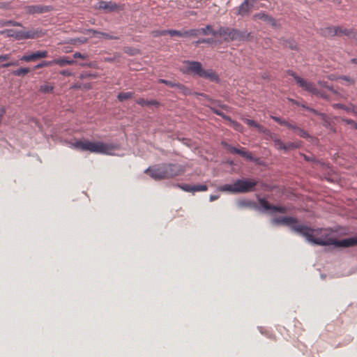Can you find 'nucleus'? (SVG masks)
<instances>
[{
  "instance_id": "f257e3e1",
  "label": "nucleus",
  "mask_w": 357,
  "mask_h": 357,
  "mask_svg": "<svg viewBox=\"0 0 357 357\" xmlns=\"http://www.w3.org/2000/svg\"><path fill=\"white\" fill-rule=\"evenodd\" d=\"M185 172V166L178 163H161L147 168L144 173H149L154 180L172 178L183 174Z\"/></svg>"
},
{
  "instance_id": "f03ea898",
  "label": "nucleus",
  "mask_w": 357,
  "mask_h": 357,
  "mask_svg": "<svg viewBox=\"0 0 357 357\" xmlns=\"http://www.w3.org/2000/svg\"><path fill=\"white\" fill-rule=\"evenodd\" d=\"M302 237L306 241L317 245H335L337 244V238L333 236V231L329 228H312L306 225Z\"/></svg>"
},
{
  "instance_id": "7ed1b4c3",
  "label": "nucleus",
  "mask_w": 357,
  "mask_h": 357,
  "mask_svg": "<svg viewBox=\"0 0 357 357\" xmlns=\"http://www.w3.org/2000/svg\"><path fill=\"white\" fill-rule=\"evenodd\" d=\"M259 204H260V207H259L256 202L249 200V199H240L237 202L238 207L241 208H250L254 209H257L259 211H270V213H273V212H278L280 213H285L287 211V208L283 206H275L271 204L265 198H259L258 199Z\"/></svg>"
},
{
  "instance_id": "20e7f679",
  "label": "nucleus",
  "mask_w": 357,
  "mask_h": 357,
  "mask_svg": "<svg viewBox=\"0 0 357 357\" xmlns=\"http://www.w3.org/2000/svg\"><path fill=\"white\" fill-rule=\"evenodd\" d=\"M271 224L273 226H287L292 232L301 236H303L304 230L306 229V225L300 223L296 218L291 216L273 218L271 220Z\"/></svg>"
},
{
  "instance_id": "39448f33",
  "label": "nucleus",
  "mask_w": 357,
  "mask_h": 357,
  "mask_svg": "<svg viewBox=\"0 0 357 357\" xmlns=\"http://www.w3.org/2000/svg\"><path fill=\"white\" fill-rule=\"evenodd\" d=\"M218 36H222L224 40L227 42L245 41L248 39L250 34L245 29L239 30L235 28H230L227 26L220 27L218 29Z\"/></svg>"
},
{
  "instance_id": "423d86ee",
  "label": "nucleus",
  "mask_w": 357,
  "mask_h": 357,
  "mask_svg": "<svg viewBox=\"0 0 357 357\" xmlns=\"http://www.w3.org/2000/svg\"><path fill=\"white\" fill-rule=\"evenodd\" d=\"M75 149L81 151H89L91 153H107L108 145L102 142H92L87 140L76 141L73 144Z\"/></svg>"
},
{
  "instance_id": "0eeeda50",
  "label": "nucleus",
  "mask_w": 357,
  "mask_h": 357,
  "mask_svg": "<svg viewBox=\"0 0 357 357\" xmlns=\"http://www.w3.org/2000/svg\"><path fill=\"white\" fill-rule=\"evenodd\" d=\"M38 31L33 29L24 31L9 29L2 31V33L6 34L8 37H12L17 40L35 38L38 36Z\"/></svg>"
},
{
  "instance_id": "6e6552de",
  "label": "nucleus",
  "mask_w": 357,
  "mask_h": 357,
  "mask_svg": "<svg viewBox=\"0 0 357 357\" xmlns=\"http://www.w3.org/2000/svg\"><path fill=\"white\" fill-rule=\"evenodd\" d=\"M286 73L288 75L294 77L298 86L303 90L312 94L314 93H317V87L313 82L299 77L294 71L291 70H287Z\"/></svg>"
},
{
  "instance_id": "1a4fd4ad",
  "label": "nucleus",
  "mask_w": 357,
  "mask_h": 357,
  "mask_svg": "<svg viewBox=\"0 0 357 357\" xmlns=\"http://www.w3.org/2000/svg\"><path fill=\"white\" fill-rule=\"evenodd\" d=\"M257 181L255 179H237L235 190L236 193H246L255 191Z\"/></svg>"
},
{
  "instance_id": "9d476101",
  "label": "nucleus",
  "mask_w": 357,
  "mask_h": 357,
  "mask_svg": "<svg viewBox=\"0 0 357 357\" xmlns=\"http://www.w3.org/2000/svg\"><path fill=\"white\" fill-rule=\"evenodd\" d=\"M222 146L226 149L229 153H235L241 155V157L248 160L250 161H254L255 158H253L252 153L248 151H246L244 148H236L232 145L228 144L227 142L222 141L221 142Z\"/></svg>"
},
{
  "instance_id": "9b49d317",
  "label": "nucleus",
  "mask_w": 357,
  "mask_h": 357,
  "mask_svg": "<svg viewBox=\"0 0 357 357\" xmlns=\"http://www.w3.org/2000/svg\"><path fill=\"white\" fill-rule=\"evenodd\" d=\"M25 9L27 13L34 15L51 12L54 10V7L52 6L45 5H30L27 6Z\"/></svg>"
},
{
  "instance_id": "f8f14e48",
  "label": "nucleus",
  "mask_w": 357,
  "mask_h": 357,
  "mask_svg": "<svg viewBox=\"0 0 357 357\" xmlns=\"http://www.w3.org/2000/svg\"><path fill=\"white\" fill-rule=\"evenodd\" d=\"M185 63L187 64L186 70L185 71V73H192L199 77H201L204 68L200 62L194 61H185Z\"/></svg>"
},
{
  "instance_id": "ddd939ff",
  "label": "nucleus",
  "mask_w": 357,
  "mask_h": 357,
  "mask_svg": "<svg viewBox=\"0 0 357 357\" xmlns=\"http://www.w3.org/2000/svg\"><path fill=\"white\" fill-rule=\"evenodd\" d=\"M47 56V51L41 50L33 52L29 54H25L21 57L20 60L26 62L34 61L40 59L46 58Z\"/></svg>"
},
{
  "instance_id": "4468645a",
  "label": "nucleus",
  "mask_w": 357,
  "mask_h": 357,
  "mask_svg": "<svg viewBox=\"0 0 357 357\" xmlns=\"http://www.w3.org/2000/svg\"><path fill=\"white\" fill-rule=\"evenodd\" d=\"M253 7L254 6L252 3H250L249 1L244 0L238 6L236 15L242 17L248 16L250 14Z\"/></svg>"
},
{
  "instance_id": "2eb2a0df",
  "label": "nucleus",
  "mask_w": 357,
  "mask_h": 357,
  "mask_svg": "<svg viewBox=\"0 0 357 357\" xmlns=\"http://www.w3.org/2000/svg\"><path fill=\"white\" fill-rule=\"evenodd\" d=\"M280 43L284 47L289 48L291 50L298 51L299 50L296 41L293 38L282 37L280 38Z\"/></svg>"
},
{
  "instance_id": "dca6fc26",
  "label": "nucleus",
  "mask_w": 357,
  "mask_h": 357,
  "mask_svg": "<svg viewBox=\"0 0 357 357\" xmlns=\"http://www.w3.org/2000/svg\"><path fill=\"white\" fill-rule=\"evenodd\" d=\"M357 245V236L342 240H337L336 247L349 248Z\"/></svg>"
},
{
  "instance_id": "f3484780",
  "label": "nucleus",
  "mask_w": 357,
  "mask_h": 357,
  "mask_svg": "<svg viewBox=\"0 0 357 357\" xmlns=\"http://www.w3.org/2000/svg\"><path fill=\"white\" fill-rule=\"evenodd\" d=\"M202 78L208 79L211 81L219 82L220 78L218 74L212 69L204 70H203L201 77Z\"/></svg>"
},
{
  "instance_id": "a211bd4d",
  "label": "nucleus",
  "mask_w": 357,
  "mask_h": 357,
  "mask_svg": "<svg viewBox=\"0 0 357 357\" xmlns=\"http://www.w3.org/2000/svg\"><path fill=\"white\" fill-rule=\"evenodd\" d=\"M98 4L99 9L106 10L109 12L114 11L119 8V6L112 1L106 2L104 1H99Z\"/></svg>"
},
{
  "instance_id": "6ab92c4d",
  "label": "nucleus",
  "mask_w": 357,
  "mask_h": 357,
  "mask_svg": "<svg viewBox=\"0 0 357 357\" xmlns=\"http://www.w3.org/2000/svg\"><path fill=\"white\" fill-rule=\"evenodd\" d=\"M53 61V65L56 64L61 67H63L66 65H73L76 63V61L73 59H69L67 56H63L58 59H54Z\"/></svg>"
},
{
  "instance_id": "aec40b11",
  "label": "nucleus",
  "mask_w": 357,
  "mask_h": 357,
  "mask_svg": "<svg viewBox=\"0 0 357 357\" xmlns=\"http://www.w3.org/2000/svg\"><path fill=\"white\" fill-rule=\"evenodd\" d=\"M135 102L139 105H141L142 107H145V106H155V107H159L160 106V102L156 100H145L144 98H138L135 100Z\"/></svg>"
},
{
  "instance_id": "412c9836",
  "label": "nucleus",
  "mask_w": 357,
  "mask_h": 357,
  "mask_svg": "<svg viewBox=\"0 0 357 357\" xmlns=\"http://www.w3.org/2000/svg\"><path fill=\"white\" fill-rule=\"evenodd\" d=\"M199 29V34H202L204 36H208L209 34H211L213 36L216 37L218 36V30L215 31L213 29L212 25L207 24L204 28Z\"/></svg>"
},
{
  "instance_id": "4be33fe9",
  "label": "nucleus",
  "mask_w": 357,
  "mask_h": 357,
  "mask_svg": "<svg viewBox=\"0 0 357 357\" xmlns=\"http://www.w3.org/2000/svg\"><path fill=\"white\" fill-rule=\"evenodd\" d=\"M335 31H337L336 36L344 35L348 36L349 38L351 35H353L354 37L355 36V35H354V29H346L344 28L343 26H335Z\"/></svg>"
},
{
  "instance_id": "5701e85b",
  "label": "nucleus",
  "mask_w": 357,
  "mask_h": 357,
  "mask_svg": "<svg viewBox=\"0 0 357 357\" xmlns=\"http://www.w3.org/2000/svg\"><path fill=\"white\" fill-rule=\"evenodd\" d=\"M322 36L325 37H333L337 35L335 26H328L320 30Z\"/></svg>"
},
{
  "instance_id": "b1692460",
  "label": "nucleus",
  "mask_w": 357,
  "mask_h": 357,
  "mask_svg": "<svg viewBox=\"0 0 357 357\" xmlns=\"http://www.w3.org/2000/svg\"><path fill=\"white\" fill-rule=\"evenodd\" d=\"M291 101L294 102L296 105L300 106V107L304 108L307 111H309V112L313 113L316 116H325L324 114H323V113H321V112H319V111H317V110H316V109H313L312 107H310L307 106L305 104H301L298 102L294 101L293 100Z\"/></svg>"
},
{
  "instance_id": "393cba45",
  "label": "nucleus",
  "mask_w": 357,
  "mask_h": 357,
  "mask_svg": "<svg viewBox=\"0 0 357 357\" xmlns=\"http://www.w3.org/2000/svg\"><path fill=\"white\" fill-rule=\"evenodd\" d=\"M302 146V142L297 141L293 142H288L285 145L284 151H287L289 150L300 149Z\"/></svg>"
},
{
  "instance_id": "a878e982",
  "label": "nucleus",
  "mask_w": 357,
  "mask_h": 357,
  "mask_svg": "<svg viewBox=\"0 0 357 357\" xmlns=\"http://www.w3.org/2000/svg\"><path fill=\"white\" fill-rule=\"evenodd\" d=\"M175 87L177 88L184 96H190L192 94V91L182 84L176 83Z\"/></svg>"
},
{
  "instance_id": "bb28decb",
  "label": "nucleus",
  "mask_w": 357,
  "mask_h": 357,
  "mask_svg": "<svg viewBox=\"0 0 357 357\" xmlns=\"http://www.w3.org/2000/svg\"><path fill=\"white\" fill-rule=\"evenodd\" d=\"M134 95L133 92L128 91V92H121L117 95V99L120 102H123L126 100H128L131 98H132Z\"/></svg>"
},
{
  "instance_id": "cd10ccee",
  "label": "nucleus",
  "mask_w": 357,
  "mask_h": 357,
  "mask_svg": "<svg viewBox=\"0 0 357 357\" xmlns=\"http://www.w3.org/2000/svg\"><path fill=\"white\" fill-rule=\"evenodd\" d=\"M236 187V181L233 184H225L219 187V190L220 191H229L232 193L236 194V191L235 190Z\"/></svg>"
},
{
  "instance_id": "c85d7f7f",
  "label": "nucleus",
  "mask_w": 357,
  "mask_h": 357,
  "mask_svg": "<svg viewBox=\"0 0 357 357\" xmlns=\"http://www.w3.org/2000/svg\"><path fill=\"white\" fill-rule=\"evenodd\" d=\"M244 122L250 126L258 128V130L261 132H265L264 127L252 119H245Z\"/></svg>"
},
{
  "instance_id": "c756f323",
  "label": "nucleus",
  "mask_w": 357,
  "mask_h": 357,
  "mask_svg": "<svg viewBox=\"0 0 357 357\" xmlns=\"http://www.w3.org/2000/svg\"><path fill=\"white\" fill-rule=\"evenodd\" d=\"M30 69L29 68H20L15 70L13 71V75L18 77H24L28 73H29Z\"/></svg>"
},
{
  "instance_id": "7c9ffc66",
  "label": "nucleus",
  "mask_w": 357,
  "mask_h": 357,
  "mask_svg": "<svg viewBox=\"0 0 357 357\" xmlns=\"http://www.w3.org/2000/svg\"><path fill=\"white\" fill-rule=\"evenodd\" d=\"M272 139L277 149L284 151L286 144H284L280 139L276 137L275 136L272 137Z\"/></svg>"
},
{
  "instance_id": "2f4dec72",
  "label": "nucleus",
  "mask_w": 357,
  "mask_h": 357,
  "mask_svg": "<svg viewBox=\"0 0 357 357\" xmlns=\"http://www.w3.org/2000/svg\"><path fill=\"white\" fill-rule=\"evenodd\" d=\"M301 155L303 156V159H304L305 161H307V162H313V163L320 164V165H323V164H324L321 160H318V159L315 158H314V157H313V156H311V155H305V154H304V153H301Z\"/></svg>"
},
{
  "instance_id": "473e14b6",
  "label": "nucleus",
  "mask_w": 357,
  "mask_h": 357,
  "mask_svg": "<svg viewBox=\"0 0 357 357\" xmlns=\"http://www.w3.org/2000/svg\"><path fill=\"white\" fill-rule=\"evenodd\" d=\"M95 33L102 36L104 38L108 40H119L120 38L119 36H113L106 32L95 31Z\"/></svg>"
},
{
  "instance_id": "72a5a7b5",
  "label": "nucleus",
  "mask_w": 357,
  "mask_h": 357,
  "mask_svg": "<svg viewBox=\"0 0 357 357\" xmlns=\"http://www.w3.org/2000/svg\"><path fill=\"white\" fill-rule=\"evenodd\" d=\"M318 84L324 88L327 89L330 91H331L334 94H337V90H335L332 86H330L327 82L325 81H319Z\"/></svg>"
},
{
  "instance_id": "f704fd0d",
  "label": "nucleus",
  "mask_w": 357,
  "mask_h": 357,
  "mask_svg": "<svg viewBox=\"0 0 357 357\" xmlns=\"http://www.w3.org/2000/svg\"><path fill=\"white\" fill-rule=\"evenodd\" d=\"M176 186L181 188L185 192H192V185L186 183H177Z\"/></svg>"
},
{
  "instance_id": "c9c22d12",
  "label": "nucleus",
  "mask_w": 357,
  "mask_h": 357,
  "mask_svg": "<svg viewBox=\"0 0 357 357\" xmlns=\"http://www.w3.org/2000/svg\"><path fill=\"white\" fill-rule=\"evenodd\" d=\"M53 90L54 87L50 84H43L40 86V91L43 93H48L52 92Z\"/></svg>"
},
{
  "instance_id": "e433bc0d",
  "label": "nucleus",
  "mask_w": 357,
  "mask_h": 357,
  "mask_svg": "<svg viewBox=\"0 0 357 357\" xmlns=\"http://www.w3.org/2000/svg\"><path fill=\"white\" fill-rule=\"evenodd\" d=\"M208 186L205 184L192 185V192L206 191Z\"/></svg>"
},
{
  "instance_id": "4c0bfd02",
  "label": "nucleus",
  "mask_w": 357,
  "mask_h": 357,
  "mask_svg": "<svg viewBox=\"0 0 357 357\" xmlns=\"http://www.w3.org/2000/svg\"><path fill=\"white\" fill-rule=\"evenodd\" d=\"M268 17H269L268 15L266 14L264 12H261V13L255 14L253 15V19L255 20H261L266 22L268 20Z\"/></svg>"
},
{
  "instance_id": "58836bf2",
  "label": "nucleus",
  "mask_w": 357,
  "mask_h": 357,
  "mask_svg": "<svg viewBox=\"0 0 357 357\" xmlns=\"http://www.w3.org/2000/svg\"><path fill=\"white\" fill-rule=\"evenodd\" d=\"M295 131L297 132L298 135L301 137H303V138H305V139H307V138L310 137L309 133L307 131H305V130H303V128H299L298 126H297V128L295 130Z\"/></svg>"
},
{
  "instance_id": "ea45409f",
  "label": "nucleus",
  "mask_w": 357,
  "mask_h": 357,
  "mask_svg": "<svg viewBox=\"0 0 357 357\" xmlns=\"http://www.w3.org/2000/svg\"><path fill=\"white\" fill-rule=\"evenodd\" d=\"M53 65V61H44L40 63H38L34 66V69H39L44 67L51 66Z\"/></svg>"
},
{
  "instance_id": "a19ab883",
  "label": "nucleus",
  "mask_w": 357,
  "mask_h": 357,
  "mask_svg": "<svg viewBox=\"0 0 357 357\" xmlns=\"http://www.w3.org/2000/svg\"><path fill=\"white\" fill-rule=\"evenodd\" d=\"M218 116H221L222 119H225V120H227V121H229V122H231V123H234L236 127L240 126V124H239L238 123H237L236 121H233V120L231 119V118L229 116H228V115L225 114L224 112H220V114H219V115H218Z\"/></svg>"
},
{
  "instance_id": "79ce46f5",
  "label": "nucleus",
  "mask_w": 357,
  "mask_h": 357,
  "mask_svg": "<svg viewBox=\"0 0 357 357\" xmlns=\"http://www.w3.org/2000/svg\"><path fill=\"white\" fill-rule=\"evenodd\" d=\"M18 65H19V61H17V60L16 61H8V62L2 63L0 66V68H5L10 67V66H18Z\"/></svg>"
},
{
  "instance_id": "37998d69",
  "label": "nucleus",
  "mask_w": 357,
  "mask_h": 357,
  "mask_svg": "<svg viewBox=\"0 0 357 357\" xmlns=\"http://www.w3.org/2000/svg\"><path fill=\"white\" fill-rule=\"evenodd\" d=\"M168 29L167 30H155L152 31V35L153 37H158L161 36H165L167 34Z\"/></svg>"
},
{
  "instance_id": "c03bdc74",
  "label": "nucleus",
  "mask_w": 357,
  "mask_h": 357,
  "mask_svg": "<svg viewBox=\"0 0 357 357\" xmlns=\"http://www.w3.org/2000/svg\"><path fill=\"white\" fill-rule=\"evenodd\" d=\"M337 79L348 82L351 84H355V80L353 78H351L349 76H347V75L339 76L338 77H337Z\"/></svg>"
},
{
  "instance_id": "a18cd8bd",
  "label": "nucleus",
  "mask_w": 357,
  "mask_h": 357,
  "mask_svg": "<svg viewBox=\"0 0 357 357\" xmlns=\"http://www.w3.org/2000/svg\"><path fill=\"white\" fill-rule=\"evenodd\" d=\"M3 26H22V24L20 22L13 21V20H8L3 22Z\"/></svg>"
},
{
  "instance_id": "49530a36",
  "label": "nucleus",
  "mask_w": 357,
  "mask_h": 357,
  "mask_svg": "<svg viewBox=\"0 0 357 357\" xmlns=\"http://www.w3.org/2000/svg\"><path fill=\"white\" fill-rule=\"evenodd\" d=\"M158 82L161 84H165L167 86H169L170 87H175L176 82H173L172 81L165 79H159Z\"/></svg>"
},
{
  "instance_id": "de8ad7c7",
  "label": "nucleus",
  "mask_w": 357,
  "mask_h": 357,
  "mask_svg": "<svg viewBox=\"0 0 357 357\" xmlns=\"http://www.w3.org/2000/svg\"><path fill=\"white\" fill-rule=\"evenodd\" d=\"M271 119H273L275 122L279 123L280 125L284 126L286 125L287 120L283 119L280 117L275 116H271Z\"/></svg>"
},
{
  "instance_id": "09e8293b",
  "label": "nucleus",
  "mask_w": 357,
  "mask_h": 357,
  "mask_svg": "<svg viewBox=\"0 0 357 357\" xmlns=\"http://www.w3.org/2000/svg\"><path fill=\"white\" fill-rule=\"evenodd\" d=\"M271 119H273L275 122L279 123L280 125L284 126L286 125L287 120L283 119L280 117L275 116H271Z\"/></svg>"
},
{
  "instance_id": "8fccbe9b",
  "label": "nucleus",
  "mask_w": 357,
  "mask_h": 357,
  "mask_svg": "<svg viewBox=\"0 0 357 357\" xmlns=\"http://www.w3.org/2000/svg\"><path fill=\"white\" fill-rule=\"evenodd\" d=\"M317 93H314L313 95L317 96L324 100H328L329 97L328 95H326L324 92L319 91L317 89Z\"/></svg>"
},
{
  "instance_id": "3c124183",
  "label": "nucleus",
  "mask_w": 357,
  "mask_h": 357,
  "mask_svg": "<svg viewBox=\"0 0 357 357\" xmlns=\"http://www.w3.org/2000/svg\"><path fill=\"white\" fill-rule=\"evenodd\" d=\"M167 34H169L172 36H179L181 37V31L175 30V29H168Z\"/></svg>"
},
{
  "instance_id": "603ef678",
  "label": "nucleus",
  "mask_w": 357,
  "mask_h": 357,
  "mask_svg": "<svg viewBox=\"0 0 357 357\" xmlns=\"http://www.w3.org/2000/svg\"><path fill=\"white\" fill-rule=\"evenodd\" d=\"M190 36L196 37L199 35V29H192L189 30Z\"/></svg>"
},
{
  "instance_id": "864d4df0",
  "label": "nucleus",
  "mask_w": 357,
  "mask_h": 357,
  "mask_svg": "<svg viewBox=\"0 0 357 357\" xmlns=\"http://www.w3.org/2000/svg\"><path fill=\"white\" fill-rule=\"evenodd\" d=\"M86 57H87V55L83 54H82L80 52H78L74 53V54H73V58L74 59H84Z\"/></svg>"
},
{
  "instance_id": "5fc2aeb1",
  "label": "nucleus",
  "mask_w": 357,
  "mask_h": 357,
  "mask_svg": "<svg viewBox=\"0 0 357 357\" xmlns=\"http://www.w3.org/2000/svg\"><path fill=\"white\" fill-rule=\"evenodd\" d=\"M11 57L10 54H0V61H8Z\"/></svg>"
},
{
  "instance_id": "6e6d98bb",
  "label": "nucleus",
  "mask_w": 357,
  "mask_h": 357,
  "mask_svg": "<svg viewBox=\"0 0 357 357\" xmlns=\"http://www.w3.org/2000/svg\"><path fill=\"white\" fill-rule=\"evenodd\" d=\"M6 107H1L0 108V123H1L3 118V116L6 114Z\"/></svg>"
},
{
  "instance_id": "4d7b16f0",
  "label": "nucleus",
  "mask_w": 357,
  "mask_h": 357,
  "mask_svg": "<svg viewBox=\"0 0 357 357\" xmlns=\"http://www.w3.org/2000/svg\"><path fill=\"white\" fill-rule=\"evenodd\" d=\"M266 22L271 24L273 26H276V20L271 16H269Z\"/></svg>"
},
{
  "instance_id": "13d9d810",
  "label": "nucleus",
  "mask_w": 357,
  "mask_h": 357,
  "mask_svg": "<svg viewBox=\"0 0 357 357\" xmlns=\"http://www.w3.org/2000/svg\"><path fill=\"white\" fill-rule=\"evenodd\" d=\"M344 121L347 124L353 126L354 127H355V124L357 123L354 120L350 119H347Z\"/></svg>"
},
{
  "instance_id": "bf43d9fd",
  "label": "nucleus",
  "mask_w": 357,
  "mask_h": 357,
  "mask_svg": "<svg viewBox=\"0 0 357 357\" xmlns=\"http://www.w3.org/2000/svg\"><path fill=\"white\" fill-rule=\"evenodd\" d=\"M96 76L95 75H91L90 73H82L80 75V78L83 79V78H86V77H96Z\"/></svg>"
},
{
  "instance_id": "052dcab7",
  "label": "nucleus",
  "mask_w": 357,
  "mask_h": 357,
  "mask_svg": "<svg viewBox=\"0 0 357 357\" xmlns=\"http://www.w3.org/2000/svg\"><path fill=\"white\" fill-rule=\"evenodd\" d=\"M285 126L287 127L288 128L292 129L294 130H295L297 128V126L296 124L290 123L288 121H287Z\"/></svg>"
},
{
  "instance_id": "680f3d73",
  "label": "nucleus",
  "mask_w": 357,
  "mask_h": 357,
  "mask_svg": "<svg viewBox=\"0 0 357 357\" xmlns=\"http://www.w3.org/2000/svg\"><path fill=\"white\" fill-rule=\"evenodd\" d=\"M285 126L287 127L288 128L292 129L294 130H295L297 128V126L296 124L290 123L288 121H287Z\"/></svg>"
},
{
  "instance_id": "e2e57ef3",
  "label": "nucleus",
  "mask_w": 357,
  "mask_h": 357,
  "mask_svg": "<svg viewBox=\"0 0 357 357\" xmlns=\"http://www.w3.org/2000/svg\"><path fill=\"white\" fill-rule=\"evenodd\" d=\"M335 107L342 109H344L346 111H349V109L347 107H346L344 105L340 104V103L335 105Z\"/></svg>"
},
{
  "instance_id": "0e129e2a",
  "label": "nucleus",
  "mask_w": 357,
  "mask_h": 357,
  "mask_svg": "<svg viewBox=\"0 0 357 357\" xmlns=\"http://www.w3.org/2000/svg\"><path fill=\"white\" fill-rule=\"evenodd\" d=\"M60 74L63 75V76H66V77H68V76H70L72 75V73L68 70H63L60 72Z\"/></svg>"
},
{
  "instance_id": "69168bd1",
  "label": "nucleus",
  "mask_w": 357,
  "mask_h": 357,
  "mask_svg": "<svg viewBox=\"0 0 357 357\" xmlns=\"http://www.w3.org/2000/svg\"><path fill=\"white\" fill-rule=\"evenodd\" d=\"M219 197H220V195L218 194V195H211L209 197V200H210V202H213V201L218 199Z\"/></svg>"
},
{
  "instance_id": "338daca9",
  "label": "nucleus",
  "mask_w": 357,
  "mask_h": 357,
  "mask_svg": "<svg viewBox=\"0 0 357 357\" xmlns=\"http://www.w3.org/2000/svg\"><path fill=\"white\" fill-rule=\"evenodd\" d=\"M210 108H211V110L213 112V113H214L217 115H219L220 112H221V111H220L219 109H218L215 107H211Z\"/></svg>"
},
{
  "instance_id": "774afa93",
  "label": "nucleus",
  "mask_w": 357,
  "mask_h": 357,
  "mask_svg": "<svg viewBox=\"0 0 357 357\" xmlns=\"http://www.w3.org/2000/svg\"><path fill=\"white\" fill-rule=\"evenodd\" d=\"M189 36H190L189 30L181 31V37H189Z\"/></svg>"
}]
</instances>
